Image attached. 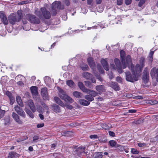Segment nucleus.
<instances>
[{
  "instance_id": "obj_37",
  "label": "nucleus",
  "mask_w": 158,
  "mask_h": 158,
  "mask_svg": "<svg viewBox=\"0 0 158 158\" xmlns=\"http://www.w3.org/2000/svg\"><path fill=\"white\" fill-rule=\"evenodd\" d=\"M109 143L110 145L112 147H118V146L116 145L117 143L114 140H111L109 141Z\"/></svg>"
},
{
  "instance_id": "obj_46",
  "label": "nucleus",
  "mask_w": 158,
  "mask_h": 158,
  "mask_svg": "<svg viewBox=\"0 0 158 158\" xmlns=\"http://www.w3.org/2000/svg\"><path fill=\"white\" fill-rule=\"evenodd\" d=\"M138 145L140 147H143L146 146L147 144L145 143H139Z\"/></svg>"
},
{
  "instance_id": "obj_58",
  "label": "nucleus",
  "mask_w": 158,
  "mask_h": 158,
  "mask_svg": "<svg viewBox=\"0 0 158 158\" xmlns=\"http://www.w3.org/2000/svg\"><path fill=\"white\" fill-rule=\"evenodd\" d=\"M39 139V137L38 135H35L33 137V141L35 142V141Z\"/></svg>"
},
{
  "instance_id": "obj_26",
  "label": "nucleus",
  "mask_w": 158,
  "mask_h": 158,
  "mask_svg": "<svg viewBox=\"0 0 158 158\" xmlns=\"http://www.w3.org/2000/svg\"><path fill=\"white\" fill-rule=\"evenodd\" d=\"M95 89L99 92H103L105 91V87L103 85H97L95 87Z\"/></svg>"
},
{
  "instance_id": "obj_63",
  "label": "nucleus",
  "mask_w": 158,
  "mask_h": 158,
  "mask_svg": "<svg viewBox=\"0 0 158 158\" xmlns=\"http://www.w3.org/2000/svg\"><path fill=\"white\" fill-rule=\"evenodd\" d=\"M89 80L91 81L92 83H96V81L94 78L92 77Z\"/></svg>"
},
{
  "instance_id": "obj_50",
  "label": "nucleus",
  "mask_w": 158,
  "mask_h": 158,
  "mask_svg": "<svg viewBox=\"0 0 158 158\" xmlns=\"http://www.w3.org/2000/svg\"><path fill=\"white\" fill-rule=\"evenodd\" d=\"M116 79L118 82L120 83H122V78L120 77H117L116 78Z\"/></svg>"
},
{
  "instance_id": "obj_14",
  "label": "nucleus",
  "mask_w": 158,
  "mask_h": 158,
  "mask_svg": "<svg viewBox=\"0 0 158 158\" xmlns=\"http://www.w3.org/2000/svg\"><path fill=\"white\" fill-rule=\"evenodd\" d=\"M110 86L115 90H119L120 88L118 84L115 82H111L109 84Z\"/></svg>"
},
{
  "instance_id": "obj_13",
  "label": "nucleus",
  "mask_w": 158,
  "mask_h": 158,
  "mask_svg": "<svg viewBox=\"0 0 158 158\" xmlns=\"http://www.w3.org/2000/svg\"><path fill=\"white\" fill-rule=\"evenodd\" d=\"M0 17L2 21L4 24L5 25H7L8 24V20L6 16L4 14L3 12H0Z\"/></svg>"
},
{
  "instance_id": "obj_49",
  "label": "nucleus",
  "mask_w": 158,
  "mask_h": 158,
  "mask_svg": "<svg viewBox=\"0 0 158 158\" xmlns=\"http://www.w3.org/2000/svg\"><path fill=\"white\" fill-rule=\"evenodd\" d=\"M89 137L91 139H97L98 138V136L97 135H91L89 136Z\"/></svg>"
},
{
  "instance_id": "obj_59",
  "label": "nucleus",
  "mask_w": 158,
  "mask_h": 158,
  "mask_svg": "<svg viewBox=\"0 0 158 158\" xmlns=\"http://www.w3.org/2000/svg\"><path fill=\"white\" fill-rule=\"evenodd\" d=\"M132 2V0H125V3L126 5H129Z\"/></svg>"
},
{
  "instance_id": "obj_4",
  "label": "nucleus",
  "mask_w": 158,
  "mask_h": 158,
  "mask_svg": "<svg viewBox=\"0 0 158 158\" xmlns=\"http://www.w3.org/2000/svg\"><path fill=\"white\" fill-rule=\"evenodd\" d=\"M21 15H16L13 14L9 16L8 20L10 23L15 24L16 22H18L21 20Z\"/></svg>"
},
{
  "instance_id": "obj_51",
  "label": "nucleus",
  "mask_w": 158,
  "mask_h": 158,
  "mask_svg": "<svg viewBox=\"0 0 158 158\" xmlns=\"http://www.w3.org/2000/svg\"><path fill=\"white\" fill-rule=\"evenodd\" d=\"M135 70L136 71V72H137V71L140 70V66L139 64H137L135 66Z\"/></svg>"
},
{
  "instance_id": "obj_9",
  "label": "nucleus",
  "mask_w": 158,
  "mask_h": 158,
  "mask_svg": "<svg viewBox=\"0 0 158 158\" xmlns=\"http://www.w3.org/2000/svg\"><path fill=\"white\" fill-rule=\"evenodd\" d=\"M40 10L45 19H48L50 18L51 14L50 12L47 11L45 8H41L40 9Z\"/></svg>"
},
{
  "instance_id": "obj_23",
  "label": "nucleus",
  "mask_w": 158,
  "mask_h": 158,
  "mask_svg": "<svg viewBox=\"0 0 158 158\" xmlns=\"http://www.w3.org/2000/svg\"><path fill=\"white\" fill-rule=\"evenodd\" d=\"M54 99L55 102L58 104L63 107H64L65 105L59 98L56 97L54 98Z\"/></svg>"
},
{
  "instance_id": "obj_42",
  "label": "nucleus",
  "mask_w": 158,
  "mask_h": 158,
  "mask_svg": "<svg viewBox=\"0 0 158 158\" xmlns=\"http://www.w3.org/2000/svg\"><path fill=\"white\" fill-rule=\"evenodd\" d=\"M97 68L99 71L101 73H103L104 71L103 69L102 68V67L99 64H98L97 65Z\"/></svg>"
},
{
  "instance_id": "obj_8",
  "label": "nucleus",
  "mask_w": 158,
  "mask_h": 158,
  "mask_svg": "<svg viewBox=\"0 0 158 158\" xmlns=\"http://www.w3.org/2000/svg\"><path fill=\"white\" fill-rule=\"evenodd\" d=\"M15 111L20 116L23 118L26 117V115L23 110L18 105H16L14 107Z\"/></svg>"
},
{
  "instance_id": "obj_38",
  "label": "nucleus",
  "mask_w": 158,
  "mask_h": 158,
  "mask_svg": "<svg viewBox=\"0 0 158 158\" xmlns=\"http://www.w3.org/2000/svg\"><path fill=\"white\" fill-rule=\"evenodd\" d=\"M85 148H83L82 147H80L78 148H75L76 149V151L78 153H81L83 152Z\"/></svg>"
},
{
  "instance_id": "obj_1",
  "label": "nucleus",
  "mask_w": 158,
  "mask_h": 158,
  "mask_svg": "<svg viewBox=\"0 0 158 158\" xmlns=\"http://www.w3.org/2000/svg\"><path fill=\"white\" fill-rule=\"evenodd\" d=\"M52 14L55 15L57 13V11L58 9H63L64 8V5H61L60 1H55L52 3Z\"/></svg>"
},
{
  "instance_id": "obj_19",
  "label": "nucleus",
  "mask_w": 158,
  "mask_h": 158,
  "mask_svg": "<svg viewBox=\"0 0 158 158\" xmlns=\"http://www.w3.org/2000/svg\"><path fill=\"white\" fill-rule=\"evenodd\" d=\"M101 62L104 68L106 71L108 70L109 66L106 61L105 59H102Z\"/></svg>"
},
{
  "instance_id": "obj_43",
  "label": "nucleus",
  "mask_w": 158,
  "mask_h": 158,
  "mask_svg": "<svg viewBox=\"0 0 158 158\" xmlns=\"http://www.w3.org/2000/svg\"><path fill=\"white\" fill-rule=\"evenodd\" d=\"M5 111L0 109V119L2 118L4 115Z\"/></svg>"
},
{
  "instance_id": "obj_39",
  "label": "nucleus",
  "mask_w": 158,
  "mask_h": 158,
  "mask_svg": "<svg viewBox=\"0 0 158 158\" xmlns=\"http://www.w3.org/2000/svg\"><path fill=\"white\" fill-rule=\"evenodd\" d=\"M17 154L15 152H10L9 153L8 158H13V157H15Z\"/></svg>"
},
{
  "instance_id": "obj_27",
  "label": "nucleus",
  "mask_w": 158,
  "mask_h": 158,
  "mask_svg": "<svg viewBox=\"0 0 158 158\" xmlns=\"http://www.w3.org/2000/svg\"><path fill=\"white\" fill-rule=\"evenodd\" d=\"M86 93L88 94L93 97L96 96L98 94V93L96 91L93 90L88 89L87 91L86 92Z\"/></svg>"
},
{
  "instance_id": "obj_34",
  "label": "nucleus",
  "mask_w": 158,
  "mask_h": 158,
  "mask_svg": "<svg viewBox=\"0 0 158 158\" xmlns=\"http://www.w3.org/2000/svg\"><path fill=\"white\" fill-rule=\"evenodd\" d=\"M84 83L85 85L87 87H88L90 88H93V85L91 84V82L90 81H84Z\"/></svg>"
},
{
  "instance_id": "obj_22",
  "label": "nucleus",
  "mask_w": 158,
  "mask_h": 158,
  "mask_svg": "<svg viewBox=\"0 0 158 158\" xmlns=\"http://www.w3.org/2000/svg\"><path fill=\"white\" fill-rule=\"evenodd\" d=\"M31 90L32 95L36 96L38 94L37 88L36 86H32L30 88Z\"/></svg>"
},
{
  "instance_id": "obj_33",
  "label": "nucleus",
  "mask_w": 158,
  "mask_h": 158,
  "mask_svg": "<svg viewBox=\"0 0 158 158\" xmlns=\"http://www.w3.org/2000/svg\"><path fill=\"white\" fill-rule=\"evenodd\" d=\"M102 152H97L94 153V158H102Z\"/></svg>"
},
{
  "instance_id": "obj_6",
  "label": "nucleus",
  "mask_w": 158,
  "mask_h": 158,
  "mask_svg": "<svg viewBox=\"0 0 158 158\" xmlns=\"http://www.w3.org/2000/svg\"><path fill=\"white\" fill-rule=\"evenodd\" d=\"M150 75L152 78H155L158 81V68L154 67L152 69L150 72Z\"/></svg>"
},
{
  "instance_id": "obj_57",
  "label": "nucleus",
  "mask_w": 158,
  "mask_h": 158,
  "mask_svg": "<svg viewBox=\"0 0 158 158\" xmlns=\"http://www.w3.org/2000/svg\"><path fill=\"white\" fill-rule=\"evenodd\" d=\"M109 135L112 137H114L115 135V133L113 131H109L108 132Z\"/></svg>"
},
{
  "instance_id": "obj_40",
  "label": "nucleus",
  "mask_w": 158,
  "mask_h": 158,
  "mask_svg": "<svg viewBox=\"0 0 158 158\" xmlns=\"http://www.w3.org/2000/svg\"><path fill=\"white\" fill-rule=\"evenodd\" d=\"M41 11L40 12L39 11L36 10L35 11V13L37 15L40 19L43 18V16L41 14Z\"/></svg>"
},
{
  "instance_id": "obj_28",
  "label": "nucleus",
  "mask_w": 158,
  "mask_h": 158,
  "mask_svg": "<svg viewBox=\"0 0 158 158\" xmlns=\"http://www.w3.org/2000/svg\"><path fill=\"white\" fill-rule=\"evenodd\" d=\"M79 102L81 105L84 106H87L90 103L89 102L84 99H80L79 100Z\"/></svg>"
},
{
  "instance_id": "obj_7",
  "label": "nucleus",
  "mask_w": 158,
  "mask_h": 158,
  "mask_svg": "<svg viewBox=\"0 0 158 158\" xmlns=\"http://www.w3.org/2000/svg\"><path fill=\"white\" fill-rule=\"evenodd\" d=\"M41 95L43 99L49 100L48 89L47 88L44 87L41 89Z\"/></svg>"
},
{
  "instance_id": "obj_64",
  "label": "nucleus",
  "mask_w": 158,
  "mask_h": 158,
  "mask_svg": "<svg viewBox=\"0 0 158 158\" xmlns=\"http://www.w3.org/2000/svg\"><path fill=\"white\" fill-rule=\"evenodd\" d=\"M25 139L18 138L17 139V141L18 142H20L23 141Z\"/></svg>"
},
{
  "instance_id": "obj_18",
  "label": "nucleus",
  "mask_w": 158,
  "mask_h": 158,
  "mask_svg": "<svg viewBox=\"0 0 158 158\" xmlns=\"http://www.w3.org/2000/svg\"><path fill=\"white\" fill-rule=\"evenodd\" d=\"M125 60L127 64L129 65H131V69H133L134 66L132 64L131 59V56L129 55H127L126 56L125 58Z\"/></svg>"
},
{
  "instance_id": "obj_12",
  "label": "nucleus",
  "mask_w": 158,
  "mask_h": 158,
  "mask_svg": "<svg viewBox=\"0 0 158 158\" xmlns=\"http://www.w3.org/2000/svg\"><path fill=\"white\" fill-rule=\"evenodd\" d=\"M12 116L13 118L18 124H21L23 123V122L20 119L19 116L15 113L13 112Z\"/></svg>"
},
{
  "instance_id": "obj_60",
  "label": "nucleus",
  "mask_w": 158,
  "mask_h": 158,
  "mask_svg": "<svg viewBox=\"0 0 158 158\" xmlns=\"http://www.w3.org/2000/svg\"><path fill=\"white\" fill-rule=\"evenodd\" d=\"M123 0H117V4L118 5H120L123 3Z\"/></svg>"
},
{
  "instance_id": "obj_2",
  "label": "nucleus",
  "mask_w": 158,
  "mask_h": 158,
  "mask_svg": "<svg viewBox=\"0 0 158 158\" xmlns=\"http://www.w3.org/2000/svg\"><path fill=\"white\" fill-rule=\"evenodd\" d=\"M133 69H131L132 72L133 73V75H132L129 72H125L126 79L127 81H128L133 82L134 81H136L138 79L137 75L135 73V71H133Z\"/></svg>"
},
{
  "instance_id": "obj_3",
  "label": "nucleus",
  "mask_w": 158,
  "mask_h": 158,
  "mask_svg": "<svg viewBox=\"0 0 158 158\" xmlns=\"http://www.w3.org/2000/svg\"><path fill=\"white\" fill-rule=\"evenodd\" d=\"M58 90L59 92V96L61 99L69 103H72L73 102V100L68 96L62 89L58 87Z\"/></svg>"
},
{
  "instance_id": "obj_53",
  "label": "nucleus",
  "mask_w": 158,
  "mask_h": 158,
  "mask_svg": "<svg viewBox=\"0 0 158 158\" xmlns=\"http://www.w3.org/2000/svg\"><path fill=\"white\" fill-rule=\"evenodd\" d=\"M115 69H117L118 72L120 73H122L123 72V70L121 69V67L116 68Z\"/></svg>"
},
{
  "instance_id": "obj_45",
  "label": "nucleus",
  "mask_w": 158,
  "mask_h": 158,
  "mask_svg": "<svg viewBox=\"0 0 158 158\" xmlns=\"http://www.w3.org/2000/svg\"><path fill=\"white\" fill-rule=\"evenodd\" d=\"M146 0H141L138 4L139 6H141L145 2Z\"/></svg>"
},
{
  "instance_id": "obj_11",
  "label": "nucleus",
  "mask_w": 158,
  "mask_h": 158,
  "mask_svg": "<svg viewBox=\"0 0 158 158\" xmlns=\"http://www.w3.org/2000/svg\"><path fill=\"white\" fill-rule=\"evenodd\" d=\"M120 54L121 60L123 64V69H125L127 67V65L125 60V52L124 51L122 50L120 52Z\"/></svg>"
},
{
  "instance_id": "obj_36",
  "label": "nucleus",
  "mask_w": 158,
  "mask_h": 158,
  "mask_svg": "<svg viewBox=\"0 0 158 158\" xmlns=\"http://www.w3.org/2000/svg\"><path fill=\"white\" fill-rule=\"evenodd\" d=\"M67 85L70 87H72L75 86V84L72 80H69L67 81Z\"/></svg>"
},
{
  "instance_id": "obj_32",
  "label": "nucleus",
  "mask_w": 158,
  "mask_h": 158,
  "mask_svg": "<svg viewBox=\"0 0 158 158\" xmlns=\"http://www.w3.org/2000/svg\"><path fill=\"white\" fill-rule=\"evenodd\" d=\"M73 94L75 97L78 98H81L82 96V94L77 91L74 92Z\"/></svg>"
},
{
  "instance_id": "obj_54",
  "label": "nucleus",
  "mask_w": 158,
  "mask_h": 158,
  "mask_svg": "<svg viewBox=\"0 0 158 158\" xmlns=\"http://www.w3.org/2000/svg\"><path fill=\"white\" fill-rule=\"evenodd\" d=\"M151 105L156 104L158 102L157 101H150L149 102Z\"/></svg>"
},
{
  "instance_id": "obj_47",
  "label": "nucleus",
  "mask_w": 158,
  "mask_h": 158,
  "mask_svg": "<svg viewBox=\"0 0 158 158\" xmlns=\"http://www.w3.org/2000/svg\"><path fill=\"white\" fill-rule=\"evenodd\" d=\"M131 152L133 154H138L139 152L136 149L134 148L132 149Z\"/></svg>"
},
{
  "instance_id": "obj_5",
  "label": "nucleus",
  "mask_w": 158,
  "mask_h": 158,
  "mask_svg": "<svg viewBox=\"0 0 158 158\" xmlns=\"http://www.w3.org/2000/svg\"><path fill=\"white\" fill-rule=\"evenodd\" d=\"M26 18L31 23H32L38 24L40 22L39 19L34 15L27 14L26 15Z\"/></svg>"
},
{
  "instance_id": "obj_56",
  "label": "nucleus",
  "mask_w": 158,
  "mask_h": 158,
  "mask_svg": "<svg viewBox=\"0 0 158 158\" xmlns=\"http://www.w3.org/2000/svg\"><path fill=\"white\" fill-rule=\"evenodd\" d=\"M65 107L67 108L70 110H71L73 108V107L72 106L70 105H65Z\"/></svg>"
},
{
  "instance_id": "obj_29",
  "label": "nucleus",
  "mask_w": 158,
  "mask_h": 158,
  "mask_svg": "<svg viewBox=\"0 0 158 158\" xmlns=\"http://www.w3.org/2000/svg\"><path fill=\"white\" fill-rule=\"evenodd\" d=\"M101 126L105 130H109L111 127V124L109 123L108 124L105 123H102L101 124Z\"/></svg>"
},
{
  "instance_id": "obj_31",
  "label": "nucleus",
  "mask_w": 158,
  "mask_h": 158,
  "mask_svg": "<svg viewBox=\"0 0 158 158\" xmlns=\"http://www.w3.org/2000/svg\"><path fill=\"white\" fill-rule=\"evenodd\" d=\"M62 136H71L73 135V132L71 131H64L61 133Z\"/></svg>"
},
{
  "instance_id": "obj_20",
  "label": "nucleus",
  "mask_w": 158,
  "mask_h": 158,
  "mask_svg": "<svg viewBox=\"0 0 158 158\" xmlns=\"http://www.w3.org/2000/svg\"><path fill=\"white\" fill-rule=\"evenodd\" d=\"M78 86L79 88L84 92L86 93L88 89L81 82H79L78 84Z\"/></svg>"
},
{
  "instance_id": "obj_52",
  "label": "nucleus",
  "mask_w": 158,
  "mask_h": 158,
  "mask_svg": "<svg viewBox=\"0 0 158 158\" xmlns=\"http://www.w3.org/2000/svg\"><path fill=\"white\" fill-rule=\"evenodd\" d=\"M37 111L40 113H42V109L41 106H39L37 108Z\"/></svg>"
},
{
  "instance_id": "obj_44",
  "label": "nucleus",
  "mask_w": 158,
  "mask_h": 158,
  "mask_svg": "<svg viewBox=\"0 0 158 158\" xmlns=\"http://www.w3.org/2000/svg\"><path fill=\"white\" fill-rule=\"evenodd\" d=\"M63 2L66 6H69L70 4V2L69 0H62Z\"/></svg>"
},
{
  "instance_id": "obj_10",
  "label": "nucleus",
  "mask_w": 158,
  "mask_h": 158,
  "mask_svg": "<svg viewBox=\"0 0 158 158\" xmlns=\"http://www.w3.org/2000/svg\"><path fill=\"white\" fill-rule=\"evenodd\" d=\"M149 72L147 68H145L143 72V79L145 82H148V81Z\"/></svg>"
},
{
  "instance_id": "obj_35",
  "label": "nucleus",
  "mask_w": 158,
  "mask_h": 158,
  "mask_svg": "<svg viewBox=\"0 0 158 158\" xmlns=\"http://www.w3.org/2000/svg\"><path fill=\"white\" fill-rule=\"evenodd\" d=\"M85 98L89 102L94 100V98L90 95H85Z\"/></svg>"
},
{
  "instance_id": "obj_41",
  "label": "nucleus",
  "mask_w": 158,
  "mask_h": 158,
  "mask_svg": "<svg viewBox=\"0 0 158 158\" xmlns=\"http://www.w3.org/2000/svg\"><path fill=\"white\" fill-rule=\"evenodd\" d=\"M81 69L83 71L88 70L89 69L88 66L86 64H84L82 66Z\"/></svg>"
},
{
  "instance_id": "obj_24",
  "label": "nucleus",
  "mask_w": 158,
  "mask_h": 158,
  "mask_svg": "<svg viewBox=\"0 0 158 158\" xmlns=\"http://www.w3.org/2000/svg\"><path fill=\"white\" fill-rule=\"evenodd\" d=\"M53 110L56 113H59L60 112V108L59 106L56 104H53L52 106Z\"/></svg>"
},
{
  "instance_id": "obj_48",
  "label": "nucleus",
  "mask_w": 158,
  "mask_h": 158,
  "mask_svg": "<svg viewBox=\"0 0 158 158\" xmlns=\"http://www.w3.org/2000/svg\"><path fill=\"white\" fill-rule=\"evenodd\" d=\"M93 73H94V75L96 76L97 78L100 81H102V77L100 76H98L96 75V74L95 73V72H93Z\"/></svg>"
},
{
  "instance_id": "obj_61",
  "label": "nucleus",
  "mask_w": 158,
  "mask_h": 158,
  "mask_svg": "<svg viewBox=\"0 0 158 158\" xmlns=\"http://www.w3.org/2000/svg\"><path fill=\"white\" fill-rule=\"evenodd\" d=\"M43 107H44V108L45 109V110H48L49 109V108L48 107V106L45 103H44V104H42Z\"/></svg>"
},
{
  "instance_id": "obj_62",
  "label": "nucleus",
  "mask_w": 158,
  "mask_h": 158,
  "mask_svg": "<svg viewBox=\"0 0 158 158\" xmlns=\"http://www.w3.org/2000/svg\"><path fill=\"white\" fill-rule=\"evenodd\" d=\"M44 123H41V124H38L37 125V128L42 127H43L44 126Z\"/></svg>"
},
{
  "instance_id": "obj_17",
  "label": "nucleus",
  "mask_w": 158,
  "mask_h": 158,
  "mask_svg": "<svg viewBox=\"0 0 158 158\" xmlns=\"http://www.w3.org/2000/svg\"><path fill=\"white\" fill-rule=\"evenodd\" d=\"M87 61L89 66L93 70V72H94V69L95 68V64L93 59L91 57H89Z\"/></svg>"
},
{
  "instance_id": "obj_55",
  "label": "nucleus",
  "mask_w": 158,
  "mask_h": 158,
  "mask_svg": "<svg viewBox=\"0 0 158 158\" xmlns=\"http://www.w3.org/2000/svg\"><path fill=\"white\" fill-rule=\"evenodd\" d=\"M108 76H109V78L110 79H112L113 78H114V76L113 75L112 73L111 72H110L108 73Z\"/></svg>"
},
{
  "instance_id": "obj_15",
  "label": "nucleus",
  "mask_w": 158,
  "mask_h": 158,
  "mask_svg": "<svg viewBox=\"0 0 158 158\" xmlns=\"http://www.w3.org/2000/svg\"><path fill=\"white\" fill-rule=\"evenodd\" d=\"M114 62L115 63L116 66L114 64H111V67L114 69H115L116 68L121 67V63L119 60L117 58H115L114 60Z\"/></svg>"
},
{
  "instance_id": "obj_21",
  "label": "nucleus",
  "mask_w": 158,
  "mask_h": 158,
  "mask_svg": "<svg viewBox=\"0 0 158 158\" xmlns=\"http://www.w3.org/2000/svg\"><path fill=\"white\" fill-rule=\"evenodd\" d=\"M6 95L9 98L10 100V103L11 105H12L15 102V98L12 96L10 92L7 91L6 92Z\"/></svg>"
},
{
  "instance_id": "obj_16",
  "label": "nucleus",
  "mask_w": 158,
  "mask_h": 158,
  "mask_svg": "<svg viewBox=\"0 0 158 158\" xmlns=\"http://www.w3.org/2000/svg\"><path fill=\"white\" fill-rule=\"evenodd\" d=\"M27 104L32 111L33 112H35L36 111V109L35 107V106L33 101L31 100H28L27 102Z\"/></svg>"
},
{
  "instance_id": "obj_25",
  "label": "nucleus",
  "mask_w": 158,
  "mask_h": 158,
  "mask_svg": "<svg viewBox=\"0 0 158 158\" xmlns=\"http://www.w3.org/2000/svg\"><path fill=\"white\" fill-rule=\"evenodd\" d=\"M83 77L87 80L90 79L91 78L93 77V75L88 72H85L82 73Z\"/></svg>"
},
{
  "instance_id": "obj_30",
  "label": "nucleus",
  "mask_w": 158,
  "mask_h": 158,
  "mask_svg": "<svg viewBox=\"0 0 158 158\" xmlns=\"http://www.w3.org/2000/svg\"><path fill=\"white\" fill-rule=\"evenodd\" d=\"M16 101L18 104L21 107L23 106V104L22 101L21 97L17 96L16 98Z\"/></svg>"
}]
</instances>
